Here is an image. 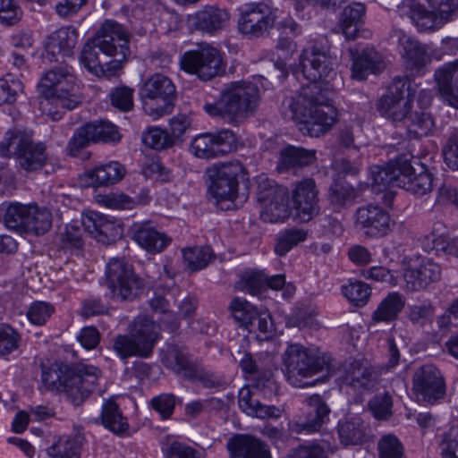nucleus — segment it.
Returning <instances> with one entry per match:
<instances>
[{
	"instance_id": "21",
	"label": "nucleus",
	"mask_w": 458,
	"mask_h": 458,
	"mask_svg": "<svg viewBox=\"0 0 458 458\" xmlns=\"http://www.w3.org/2000/svg\"><path fill=\"white\" fill-rule=\"evenodd\" d=\"M303 409V421L296 425L298 433L302 431L318 432L329 420L331 410L323 397L318 394L304 400Z\"/></svg>"
},
{
	"instance_id": "11",
	"label": "nucleus",
	"mask_w": 458,
	"mask_h": 458,
	"mask_svg": "<svg viewBox=\"0 0 458 458\" xmlns=\"http://www.w3.org/2000/svg\"><path fill=\"white\" fill-rule=\"evenodd\" d=\"M181 68L202 81H209L224 72L220 52L203 43L196 49L186 51L180 58Z\"/></svg>"
},
{
	"instance_id": "30",
	"label": "nucleus",
	"mask_w": 458,
	"mask_h": 458,
	"mask_svg": "<svg viewBox=\"0 0 458 458\" xmlns=\"http://www.w3.org/2000/svg\"><path fill=\"white\" fill-rule=\"evenodd\" d=\"M352 55V77L362 81L369 74L377 73L383 68L380 55L371 47H366L361 51L350 49Z\"/></svg>"
},
{
	"instance_id": "48",
	"label": "nucleus",
	"mask_w": 458,
	"mask_h": 458,
	"mask_svg": "<svg viewBox=\"0 0 458 458\" xmlns=\"http://www.w3.org/2000/svg\"><path fill=\"white\" fill-rule=\"evenodd\" d=\"M149 307L156 314L160 315V321L171 331L179 328L178 316L172 310L169 301L161 295H155L148 301Z\"/></svg>"
},
{
	"instance_id": "15",
	"label": "nucleus",
	"mask_w": 458,
	"mask_h": 458,
	"mask_svg": "<svg viewBox=\"0 0 458 458\" xmlns=\"http://www.w3.org/2000/svg\"><path fill=\"white\" fill-rule=\"evenodd\" d=\"M230 308L235 321L250 333H272L274 325L267 310H258L250 302L239 297L232 301Z\"/></svg>"
},
{
	"instance_id": "18",
	"label": "nucleus",
	"mask_w": 458,
	"mask_h": 458,
	"mask_svg": "<svg viewBox=\"0 0 458 458\" xmlns=\"http://www.w3.org/2000/svg\"><path fill=\"white\" fill-rule=\"evenodd\" d=\"M318 193L312 178H305L296 183L293 191V202L295 216L301 222H309L318 214Z\"/></svg>"
},
{
	"instance_id": "26",
	"label": "nucleus",
	"mask_w": 458,
	"mask_h": 458,
	"mask_svg": "<svg viewBox=\"0 0 458 458\" xmlns=\"http://www.w3.org/2000/svg\"><path fill=\"white\" fill-rule=\"evenodd\" d=\"M339 380L342 385L355 391L369 392L376 386L372 369L360 360H353L343 368Z\"/></svg>"
},
{
	"instance_id": "64",
	"label": "nucleus",
	"mask_w": 458,
	"mask_h": 458,
	"mask_svg": "<svg viewBox=\"0 0 458 458\" xmlns=\"http://www.w3.org/2000/svg\"><path fill=\"white\" fill-rule=\"evenodd\" d=\"M445 164L453 170L458 169V128L454 129L442 148Z\"/></svg>"
},
{
	"instance_id": "47",
	"label": "nucleus",
	"mask_w": 458,
	"mask_h": 458,
	"mask_svg": "<svg viewBox=\"0 0 458 458\" xmlns=\"http://www.w3.org/2000/svg\"><path fill=\"white\" fill-rule=\"evenodd\" d=\"M341 292L347 301L356 307L365 306L371 295L370 286L359 280H349L341 287Z\"/></svg>"
},
{
	"instance_id": "25",
	"label": "nucleus",
	"mask_w": 458,
	"mask_h": 458,
	"mask_svg": "<svg viewBox=\"0 0 458 458\" xmlns=\"http://www.w3.org/2000/svg\"><path fill=\"white\" fill-rule=\"evenodd\" d=\"M131 238L149 253H160L171 243V237L149 221L134 223L131 227Z\"/></svg>"
},
{
	"instance_id": "57",
	"label": "nucleus",
	"mask_w": 458,
	"mask_h": 458,
	"mask_svg": "<svg viewBox=\"0 0 458 458\" xmlns=\"http://www.w3.org/2000/svg\"><path fill=\"white\" fill-rule=\"evenodd\" d=\"M368 405L377 420H387L392 415L393 400L389 393L376 394L369 401Z\"/></svg>"
},
{
	"instance_id": "24",
	"label": "nucleus",
	"mask_w": 458,
	"mask_h": 458,
	"mask_svg": "<svg viewBox=\"0 0 458 458\" xmlns=\"http://www.w3.org/2000/svg\"><path fill=\"white\" fill-rule=\"evenodd\" d=\"M238 404L248 416L260 420L279 419L284 410L280 406L263 403L258 390L244 386L239 391Z\"/></svg>"
},
{
	"instance_id": "45",
	"label": "nucleus",
	"mask_w": 458,
	"mask_h": 458,
	"mask_svg": "<svg viewBox=\"0 0 458 458\" xmlns=\"http://www.w3.org/2000/svg\"><path fill=\"white\" fill-rule=\"evenodd\" d=\"M356 198V190L347 182L335 181L328 189L329 203L336 211L352 205Z\"/></svg>"
},
{
	"instance_id": "38",
	"label": "nucleus",
	"mask_w": 458,
	"mask_h": 458,
	"mask_svg": "<svg viewBox=\"0 0 458 458\" xmlns=\"http://www.w3.org/2000/svg\"><path fill=\"white\" fill-rule=\"evenodd\" d=\"M402 157L391 160L386 167L375 165L370 169L371 187L376 192H381L391 186L398 187V178L401 173Z\"/></svg>"
},
{
	"instance_id": "40",
	"label": "nucleus",
	"mask_w": 458,
	"mask_h": 458,
	"mask_svg": "<svg viewBox=\"0 0 458 458\" xmlns=\"http://www.w3.org/2000/svg\"><path fill=\"white\" fill-rule=\"evenodd\" d=\"M405 306V298L398 292L389 293L371 314V323L394 321Z\"/></svg>"
},
{
	"instance_id": "37",
	"label": "nucleus",
	"mask_w": 458,
	"mask_h": 458,
	"mask_svg": "<svg viewBox=\"0 0 458 458\" xmlns=\"http://www.w3.org/2000/svg\"><path fill=\"white\" fill-rule=\"evenodd\" d=\"M366 7L362 3H352L345 6L340 14L339 26L346 39L352 40L357 37L364 23Z\"/></svg>"
},
{
	"instance_id": "3",
	"label": "nucleus",
	"mask_w": 458,
	"mask_h": 458,
	"mask_svg": "<svg viewBox=\"0 0 458 458\" xmlns=\"http://www.w3.org/2000/svg\"><path fill=\"white\" fill-rule=\"evenodd\" d=\"M259 89L250 81H233L221 91L215 103H208L204 110L213 117L239 126L252 116L259 104Z\"/></svg>"
},
{
	"instance_id": "17",
	"label": "nucleus",
	"mask_w": 458,
	"mask_h": 458,
	"mask_svg": "<svg viewBox=\"0 0 458 458\" xmlns=\"http://www.w3.org/2000/svg\"><path fill=\"white\" fill-rule=\"evenodd\" d=\"M92 38L98 51L113 56L121 52L122 46L129 48L131 34L123 25L114 20H106Z\"/></svg>"
},
{
	"instance_id": "34",
	"label": "nucleus",
	"mask_w": 458,
	"mask_h": 458,
	"mask_svg": "<svg viewBox=\"0 0 458 458\" xmlns=\"http://www.w3.org/2000/svg\"><path fill=\"white\" fill-rule=\"evenodd\" d=\"M161 362L185 379L198 363L190 358L184 347L174 344H167L165 350L162 351Z\"/></svg>"
},
{
	"instance_id": "41",
	"label": "nucleus",
	"mask_w": 458,
	"mask_h": 458,
	"mask_svg": "<svg viewBox=\"0 0 458 458\" xmlns=\"http://www.w3.org/2000/svg\"><path fill=\"white\" fill-rule=\"evenodd\" d=\"M47 158L46 145L32 140L15 158V161L19 169L26 173H32L42 169L47 164Z\"/></svg>"
},
{
	"instance_id": "22",
	"label": "nucleus",
	"mask_w": 458,
	"mask_h": 458,
	"mask_svg": "<svg viewBox=\"0 0 458 458\" xmlns=\"http://www.w3.org/2000/svg\"><path fill=\"white\" fill-rule=\"evenodd\" d=\"M81 225L84 231L104 244L114 242L123 235V228L118 221L97 212L83 216Z\"/></svg>"
},
{
	"instance_id": "7",
	"label": "nucleus",
	"mask_w": 458,
	"mask_h": 458,
	"mask_svg": "<svg viewBox=\"0 0 458 458\" xmlns=\"http://www.w3.org/2000/svg\"><path fill=\"white\" fill-rule=\"evenodd\" d=\"M208 175L210 181L208 190L216 203L228 201L226 209L236 207L239 183L248 180L245 167L240 162L214 165L208 169Z\"/></svg>"
},
{
	"instance_id": "13",
	"label": "nucleus",
	"mask_w": 458,
	"mask_h": 458,
	"mask_svg": "<svg viewBox=\"0 0 458 458\" xmlns=\"http://www.w3.org/2000/svg\"><path fill=\"white\" fill-rule=\"evenodd\" d=\"M236 148V136L227 129L199 134L190 145V151L194 157L207 160L222 157Z\"/></svg>"
},
{
	"instance_id": "32",
	"label": "nucleus",
	"mask_w": 458,
	"mask_h": 458,
	"mask_svg": "<svg viewBox=\"0 0 458 458\" xmlns=\"http://www.w3.org/2000/svg\"><path fill=\"white\" fill-rule=\"evenodd\" d=\"M316 160V151L301 147L287 146L280 151L277 169L280 172L298 170L312 165Z\"/></svg>"
},
{
	"instance_id": "29",
	"label": "nucleus",
	"mask_w": 458,
	"mask_h": 458,
	"mask_svg": "<svg viewBox=\"0 0 458 458\" xmlns=\"http://www.w3.org/2000/svg\"><path fill=\"white\" fill-rule=\"evenodd\" d=\"M230 458H271L266 444L249 435H238L227 443Z\"/></svg>"
},
{
	"instance_id": "58",
	"label": "nucleus",
	"mask_w": 458,
	"mask_h": 458,
	"mask_svg": "<svg viewBox=\"0 0 458 458\" xmlns=\"http://www.w3.org/2000/svg\"><path fill=\"white\" fill-rule=\"evenodd\" d=\"M178 398L171 393H163L151 398V408L157 411L162 420L172 417Z\"/></svg>"
},
{
	"instance_id": "1",
	"label": "nucleus",
	"mask_w": 458,
	"mask_h": 458,
	"mask_svg": "<svg viewBox=\"0 0 458 458\" xmlns=\"http://www.w3.org/2000/svg\"><path fill=\"white\" fill-rule=\"evenodd\" d=\"M335 64V57L323 46L310 41L301 51L300 65L310 83L297 97L284 101V118L302 123L311 137L326 133L336 122L337 110L331 103V92L318 83L333 78Z\"/></svg>"
},
{
	"instance_id": "14",
	"label": "nucleus",
	"mask_w": 458,
	"mask_h": 458,
	"mask_svg": "<svg viewBox=\"0 0 458 458\" xmlns=\"http://www.w3.org/2000/svg\"><path fill=\"white\" fill-rule=\"evenodd\" d=\"M353 222L356 231L369 239L385 237L394 226L389 213L383 207L372 203L359 207Z\"/></svg>"
},
{
	"instance_id": "27",
	"label": "nucleus",
	"mask_w": 458,
	"mask_h": 458,
	"mask_svg": "<svg viewBox=\"0 0 458 458\" xmlns=\"http://www.w3.org/2000/svg\"><path fill=\"white\" fill-rule=\"evenodd\" d=\"M440 277V266L430 259H422L418 266L410 267L404 273L406 286L411 291L426 289Z\"/></svg>"
},
{
	"instance_id": "42",
	"label": "nucleus",
	"mask_w": 458,
	"mask_h": 458,
	"mask_svg": "<svg viewBox=\"0 0 458 458\" xmlns=\"http://www.w3.org/2000/svg\"><path fill=\"white\" fill-rule=\"evenodd\" d=\"M399 44L407 67L417 72H420L428 60L426 47L418 40L404 34L399 38Z\"/></svg>"
},
{
	"instance_id": "63",
	"label": "nucleus",
	"mask_w": 458,
	"mask_h": 458,
	"mask_svg": "<svg viewBox=\"0 0 458 458\" xmlns=\"http://www.w3.org/2000/svg\"><path fill=\"white\" fill-rule=\"evenodd\" d=\"M22 17V11L14 0H0V23L13 26Z\"/></svg>"
},
{
	"instance_id": "55",
	"label": "nucleus",
	"mask_w": 458,
	"mask_h": 458,
	"mask_svg": "<svg viewBox=\"0 0 458 458\" xmlns=\"http://www.w3.org/2000/svg\"><path fill=\"white\" fill-rule=\"evenodd\" d=\"M142 141L147 147L156 150L167 148L174 143L170 134L159 128H150L145 131L142 136Z\"/></svg>"
},
{
	"instance_id": "28",
	"label": "nucleus",
	"mask_w": 458,
	"mask_h": 458,
	"mask_svg": "<svg viewBox=\"0 0 458 458\" xmlns=\"http://www.w3.org/2000/svg\"><path fill=\"white\" fill-rule=\"evenodd\" d=\"M230 14L225 9L206 5L191 16L194 28L202 32L215 35L228 25Z\"/></svg>"
},
{
	"instance_id": "8",
	"label": "nucleus",
	"mask_w": 458,
	"mask_h": 458,
	"mask_svg": "<svg viewBox=\"0 0 458 458\" xmlns=\"http://www.w3.org/2000/svg\"><path fill=\"white\" fill-rule=\"evenodd\" d=\"M410 17L420 31L436 30L458 13V0H406Z\"/></svg>"
},
{
	"instance_id": "53",
	"label": "nucleus",
	"mask_w": 458,
	"mask_h": 458,
	"mask_svg": "<svg viewBox=\"0 0 458 458\" xmlns=\"http://www.w3.org/2000/svg\"><path fill=\"white\" fill-rule=\"evenodd\" d=\"M93 130L91 123H89L74 131L68 143V148L72 156H77L81 149L87 148L90 143L96 142Z\"/></svg>"
},
{
	"instance_id": "23",
	"label": "nucleus",
	"mask_w": 458,
	"mask_h": 458,
	"mask_svg": "<svg viewBox=\"0 0 458 458\" xmlns=\"http://www.w3.org/2000/svg\"><path fill=\"white\" fill-rule=\"evenodd\" d=\"M47 99H52L55 105L68 110L76 108L82 101L80 86L77 83L72 67L64 72L62 81L43 95Z\"/></svg>"
},
{
	"instance_id": "59",
	"label": "nucleus",
	"mask_w": 458,
	"mask_h": 458,
	"mask_svg": "<svg viewBox=\"0 0 458 458\" xmlns=\"http://www.w3.org/2000/svg\"><path fill=\"white\" fill-rule=\"evenodd\" d=\"M21 91L22 83L12 74L5 75L0 79V106L13 103Z\"/></svg>"
},
{
	"instance_id": "5",
	"label": "nucleus",
	"mask_w": 458,
	"mask_h": 458,
	"mask_svg": "<svg viewBox=\"0 0 458 458\" xmlns=\"http://www.w3.org/2000/svg\"><path fill=\"white\" fill-rule=\"evenodd\" d=\"M284 373L288 382L295 387H308L316 381H305L321 372L331 369L330 357L317 355L313 351L301 344H291L283 355Z\"/></svg>"
},
{
	"instance_id": "62",
	"label": "nucleus",
	"mask_w": 458,
	"mask_h": 458,
	"mask_svg": "<svg viewBox=\"0 0 458 458\" xmlns=\"http://www.w3.org/2000/svg\"><path fill=\"white\" fill-rule=\"evenodd\" d=\"M410 122L409 130L419 137L428 135L434 127V121L429 114L414 113L406 117Z\"/></svg>"
},
{
	"instance_id": "50",
	"label": "nucleus",
	"mask_w": 458,
	"mask_h": 458,
	"mask_svg": "<svg viewBox=\"0 0 458 458\" xmlns=\"http://www.w3.org/2000/svg\"><path fill=\"white\" fill-rule=\"evenodd\" d=\"M308 236L307 231L299 228H291L280 233L276 237L275 252L278 256H284L293 247L303 242Z\"/></svg>"
},
{
	"instance_id": "16",
	"label": "nucleus",
	"mask_w": 458,
	"mask_h": 458,
	"mask_svg": "<svg viewBox=\"0 0 458 458\" xmlns=\"http://www.w3.org/2000/svg\"><path fill=\"white\" fill-rule=\"evenodd\" d=\"M412 156L405 154L402 156L401 173L398 178V187L404 189L417 196H423L432 191L433 188V174L428 168L415 162L417 167L411 163Z\"/></svg>"
},
{
	"instance_id": "4",
	"label": "nucleus",
	"mask_w": 458,
	"mask_h": 458,
	"mask_svg": "<svg viewBox=\"0 0 458 458\" xmlns=\"http://www.w3.org/2000/svg\"><path fill=\"white\" fill-rule=\"evenodd\" d=\"M160 327L147 316H138L129 325V334L117 335L112 340V350L123 360L131 357L149 358L159 339Z\"/></svg>"
},
{
	"instance_id": "56",
	"label": "nucleus",
	"mask_w": 458,
	"mask_h": 458,
	"mask_svg": "<svg viewBox=\"0 0 458 458\" xmlns=\"http://www.w3.org/2000/svg\"><path fill=\"white\" fill-rule=\"evenodd\" d=\"M21 335L10 325L0 324V356H6L20 346Z\"/></svg>"
},
{
	"instance_id": "20",
	"label": "nucleus",
	"mask_w": 458,
	"mask_h": 458,
	"mask_svg": "<svg viewBox=\"0 0 458 458\" xmlns=\"http://www.w3.org/2000/svg\"><path fill=\"white\" fill-rule=\"evenodd\" d=\"M78 37V30L72 26L62 27L54 31L47 40V58L50 62L64 63L65 57L72 55Z\"/></svg>"
},
{
	"instance_id": "35",
	"label": "nucleus",
	"mask_w": 458,
	"mask_h": 458,
	"mask_svg": "<svg viewBox=\"0 0 458 458\" xmlns=\"http://www.w3.org/2000/svg\"><path fill=\"white\" fill-rule=\"evenodd\" d=\"M369 427L360 417L340 420L337 433L340 443L344 446L359 445L369 439Z\"/></svg>"
},
{
	"instance_id": "46",
	"label": "nucleus",
	"mask_w": 458,
	"mask_h": 458,
	"mask_svg": "<svg viewBox=\"0 0 458 458\" xmlns=\"http://www.w3.org/2000/svg\"><path fill=\"white\" fill-rule=\"evenodd\" d=\"M215 254L209 246L192 247L182 250L183 263L191 271L205 268L213 259Z\"/></svg>"
},
{
	"instance_id": "51",
	"label": "nucleus",
	"mask_w": 458,
	"mask_h": 458,
	"mask_svg": "<svg viewBox=\"0 0 458 458\" xmlns=\"http://www.w3.org/2000/svg\"><path fill=\"white\" fill-rule=\"evenodd\" d=\"M378 458H406L403 444L394 434H385L377 441Z\"/></svg>"
},
{
	"instance_id": "52",
	"label": "nucleus",
	"mask_w": 458,
	"mask_h": 458,
	"mask_svg": "<svg viewBox=\"0 0 458 458\" xmlns=\"http://www.w3.org/2000/svg\"><path fill=\"white\" fill-rule=\"evenodd\" d=\"M98 52V46L91 38L83 46L80 56L81 64L95 76L96 74H103V69L101 68L103 62L99 59Z\"/></svg>"
},
{
	"instance_id": "2",
	"label": "nucleus",
	"mask_w": 458,
	"mask_h": 458,
	"mask_svg": "<svg viewBox=\"0 0 458 458\" xmlns=\"http://www.w3.org/2000/svg\"><path fill=\"white\" fill-rule=\"evenodd\" d=\"M100 377V369L93 365L77 363L69 366L55 361L49 367H42L41 381L51 391L65 393L77 406L96 389Z\"/></svg>"
},
{
	"instance_id": "60",
	"label": "nucleus",
	"mask_w": 458,
	"mask_h": 458,
	"mask_svg": "<svg viewBox=\"0 0 458 458\" xmlns=\"http://www.w3.org/2000/svg\"><path fill=\"white\" fill-rule=\"evenodd\" d=\"M149 197L138 198L136 200L123 193H111L102 197L103 204L113 209H131L137 203L145 204L148 202Z\"/></svg>"
},
{
	"instance_id": "39",
	"label": "nucleus",
	"mask_w": 458,
	"mask_h": 458,
	"mask_svg": "<svg viewBox=\"0 0 458 458\" xmlns=\"http://www.w3.org/2000/svg\"><path fill=\"white\" fill-rule=\"evenodd\" d=\"M85 437L81 432L62 437L47 448L50 458H81Z\"/></svg>"
},
{
	"instance_id": "36",
	"label": "nucleus",
	"mask_w": 458,
	"mask_h": 458,
	"mask_svg": "<svg viewBox=\"0 0 458 458\" xmlns=\"http://www.w3.org/2000/svg\"><path fill=\"white\" fill-rule=\"evenodd\" d=\"M32 140L30 131L18 127L10 128L0 140V156L15 159Z\"/></svg>"
},
{
	"instance_id": "61",
	"label": "nucleus",
	"mask_w": 458,
	"mask_h": 458,
	"mask_svg": "<svg viewBox=\"0 0 458 458\" xmlns=\"http://www.w3.org/2000/svg\"><path fill=\"white\" fill-rule=\"evenodd\" d=\"M133 89L121 86L113 89L109 94L111 105L122 112H128L133 108Z\"/></svg>"
},
{
	"instance_id": "10",
	"label": "nucleus",
	"mask_w": 458,
	"mask_h": 458,
	"mask_svg": "<svg viewBox=\"0 0 458 458\" xmlns=\"http://www.w3.org/2000/svg\"><path fill=\"white\" fill-rule=\"evenodd\" d=\"M411 383V392L417 403L432 406L440 404L445 400L446 382L435 365L426 363L416 368Z\"/></svg>"
},
{
	"instance_id": "19",
	"label": "nucleus",
	"mask_w": 458,
	"mask_h": 458,
	"mask_svg": "<svg viewBox=\"0 0 458 458\" xmlns=\"http://www.w3.org/2000/svg\"><path fill=\"white\" fill-rule=\"evenodd\" d=\"M275 21L267 4L251 3L241 13L238 21L239 30L250 37L262 36Z\"/></svg>"
},
{
	"instance_id": "54",
	"label": "nucleus",
	"mask_w": 458,
	"mask_h": 458,
	"mask_svg": "<svg viewBox=\"0 0 458 458\" xmlns=\"http://www.w3.org/2000/svg\"><path fill=\"white\" fill-rule=\"evenodd\" d=\"M435 309L429 301L410 305L407 310V318L414 326L424 327L432 321Z\"/></svg>"
},
{
	"instance_id": "9",
	"label": "nucleus",
	"mask_w": 458,
	"mask_h": 458,
	"mask_svg": "<svg viewBox=\"0 0 458 458\" xmlns=\"http://www.w3.org/2000/svg\"><path fill=\"white\" fill-rule=\"evenodd\" d=\"M175 86L161 73L151 75L140 89L142 108L146 114L158 119L171 113L175 99Z\"/></svg>"
},
{
	"instance_id": "49",
	"label": "nucleus",
	"mask_w": 458,
	"mask_h": 458,
	"mask_svg": "<svg viewBox=\"0 0 458 458\" xmlns=\"http://www.w3.org/2000/svg\"><path fill=\"white\" fill-rule=\"evenodd\" d=\"M28 215L25 233H34L38 235L47 232L52 225V215L47 208H39L37 205H30Z\"/></svg>"
},
{
	"instance_id": "43",
	"label": "nucleus",
	"mask_w": 458,
	"mask_h": 458,
	"mask_svg": "<svg viewBox=\"0 0 458 458\" xmlns=\"http://www.w3.org/2000/svg\"><path fill=\"white\" fill-rule=\"evenodd\" d=\"M101 421L106 429L117 436H124L129 430L127 419L123 416L117 403L112 400L103 403Z\"/></svg>"
},
{
	"instance_id": "6",
	"label": "nucleus",
	"mask_w": 458,
	"mask_h": 458,
	"mask_svg": "<svg viewBox=\"0 0 458 458\" xmlns=\"http://www.w3.org/2000/svg\"><path fill=\"white\" fill-rule=\"evenodd\" d=\"M105 276L106 284L114 301H133L145 289L144 279L123 259H112L106 264Z\"/></svg>"
},
{
	"instance_id": "33",
	"label": "nucleus",
	"mask_w": 458,
	"mask_h": 458,
	"mask_svg": "<svg viewBox=\"0 0 458 458\" xmlns=\"http://www.w3.org/2000/svg\"><path fill=\"white\" fill-rule=\"evenodd\" d=\"M124 166L117 161H111L96 166L85 173L87 185L91 187L109 186L120 182L125 175Z\"/></svg>"
},
{
	"instance_id": "31",
	"label": "nucleus",
	"mask_w": 458,
	"mask_h": 458,
	"mask_svg": "<svg viewBox=\"0 0 458 458\" xmlns=\"http://www.w3.org/2000/svg\"><path fill=\"white\" fill-rule=\"evenodd\" d=\"M458 61L448 63L435 72L438 92L441 98L451 106L458 109Z\"/></svg>"
},
{
	"instance_id": "44",
	"label": "nucleus",
	"mask_w": 458,
	"mask_h": 458,
	"mask_svg": "<svg viewBox=\"0 0 458 458\" xmlns=\"http://www.w3.org/2000/svg\"><path fill=\"white\" fill-rule=\"evenodd\" d=\"M3 212V222L9 230L19 233H25L28 215H30V205L21 203H10L1 208Z\"/></svg>"
},
{
	"instance_id": "12",
	"label": "nucleus",
	"mask_w": 458,
	"mask_h": 458,
	"mask_svg": "<svg viewBox=\"0 0 458 458\" xmlns=\"http://www.w3.org/2000/svg\"><path fill=\"white\" fill-rule=\"evenodd\" d=\"M413 97L411 94L410 80L407 77H396L388 87L377 105L379 114L392 121L405 119L412 107Z\"/></svg>"
}]
</instances>
